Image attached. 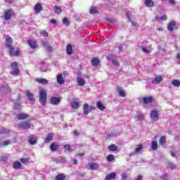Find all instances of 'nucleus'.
Instances as JSON below:
<instances>
[{
  "instance_id": "obj_1",
  "label": "nucleus",
  "mask_w": 180,
  "mask_h": 180,
  "mask_svg": "<svg viewBox=\"0 0 180 180\" xmlns=\"http://www.w3.org/2000/svg\"><path fill=\"white\" fill-rule=\"evenodd\" d=\"M39 102L42 106H46L47 103V93L43 89H39Z\"/></svg>"
},
{
  "instance_id": "obj_2",
  "label": "nucleus",
  "mask_w": 180,
  "mask_h": 180,
  "mask_svg": "<svg viewBox=\"0 0 180 180\" xmlns=\"http://www.w3.org/2000/svg\"><path fill=\"white\" fill-rule=\"evenodd\" d=\"M11 75H15V77H18L20 75V70H19V68L18 67V63L13 62L11 63Z\"/></svg>"
},
{
  "instance_id": "obj_3",
  "label": "nucleus",
  "mask_w": 180,
  "mask_h": 180,
  "mask_svg": "<svg viewBox=\"0 0 180 180\" xmlns=\"http://www.w3.org/2000/svg\"><path fill=\"white\" fill-rule=\"evenodd\" d=\"M91 110H95V107L89 105L87 103L84 104L83 105V113L84 115H89V112Z\"/></svg>"
},
{
  "instance_id": "obj_4",
  "label": "nucleus",
  "mask_w": 180,
  "mask_h": 180,
  "mask_svg": "<svg viewBox=\"0 0 180 180\" xmlns=\"http://www.w3.org/2000/svg\"><path fill=\"white\" fill-rule=\"evenodd\" d=\"M30 126H32V124L29 121H24V122L18 124V127L20 129H22L23 130L30 129Z\"/></svg>"
},
{
  "instance_id": "obj_5",
  "label": "nucleus",
  "mask_w": 180,
  "mask_h": 180,
  "mask_svg": "<svg viewBox=\"0 0 180 180\" xmlns=\"http://www.w3.org/2000/svg\"><path fill=\"white\" fill-rule=\"evenodd\" d=\"M20 50L19 48L13 47L9 48V54L14 57H18L19 56Z\"/></svg>"
},
{
  "instance_id": "obj_6",
  "label": "nucleus",
  "mask_w": 180,
  "mask_h": 180,
  "mask_svg": "<svg viewBox=\"0 0 180 180\" xmlns=\"http://www.w3.org/2000/svg\"><path fill=\"white\" fill-rule=\"evenodd\" d=\"M12 15H13L12 10H6L4 11V18L5 20H10L11 18H12Z\"/></svg>"
},
{
  "instance_id": "obj_7",
  "label": "nucleus",
  "mask_w": 180,
  "mask_h": 180,
  "mask_svg": "<svg viewBox=\"0 0 180 180\" xmlns=\"http://www.w3.org/2000/svg\"><path fill=\"white\" fill-rule=\"evenodd\" d=\"M115 58H116V56H115V55H108L107 56V60L112 61V64H114V65L119 66V61H117V60Z\"/></svg>"
},
{
  "instance_id": "obj_8",
  "label": "nucleus",
  "mask_w": 180,
  "mask_h": 180,
  "mask_svg": "<svg viewBox=\"0 0 180 180\" xmlns=\"http://www.w3.org/2000/svg\"><path fill=\"white\" fill-rule=\"evenodd\" d=\"M56 81L59 85H63L65 81L64 80V77L63 76V74L59 73L56 76Z\"/></svg>"
},
{
  "instance_id": "obj_9",
  "label": "nucleus",
  "mask_w": 180,
  "mask_h": 180,
  "mask_svg": "<svg viewBox=\"0 0 180 180\" xmlns=\"http://www.w3.org/2000/svg\"><path fill=\"white\" fill-rule=\"evenodd\" d=\"M150 116L154 122H157L159 119L158 112L155 110H153L150 112Z\"/></svg>"
},
{
  "instance_id": "obj_10",
  "label": "nucleus",
  "mask_w": 180,
  "mask_h": 180,
  "mask_svg": "<svg viewBox=\"0 0 180 180\" xmlns=\"http://www.w3.org/2000/svg\"><path fill=\"white\" fill-rule=\"evenodd\" d=\"M161 82H162V76H161V75L156 76L152 80V84H153V85H157L158 84H161Z\"/></svg>"
},
{
  "instance_id": "obj_11",
  "label": "nucleus",
  "mask_w": 180,
  "mask_h": 180,
  "mask_svg": "<svg viewBox=\"0 0 180 180\" xmlns=\"http://www.w3.org/2000/svg\"><path fill=\"white\" fill-rule=\"evenodd\" d=\"M34 13H40L41 12V10L43 9V5H41V3H37L34 6Z\"/></svg>"
},
{
  "instance_id": "obj_12",
  "label": "nucleus",
  "mask_w": 180,
  "mask_h": 180,
  "mask_svg": "<svg viewBox=\"0 0 180 180\" xmlns=\"http://www.w3.org/2000/svg\"><path fill=\"white\" fill-rule=\"evenodd\" d=\"M26 96H27L28 101H30V102H32V103H34V101H36V99L34 98V96L33 95V94H32L29 91H27Z\"/></svg>"
},
{
  "instance_id": "obj_13",
  "label": "nucleus",
  "mask_w": 180,
  "mask_h": 180,
  "mask_svg": "<svg viewBox=\"0 0 180 180\" xmlns=\"http://www.w3.org/2000/svg\"><path fill=\"white\" fill-rule=\"evenodd\" d=\"M50 102L52 105H54V106H57L60 102V98L58 97H52L51 98Z\"/></svg>"
},
{
  "instance_id": "obj_14",
  "label": "nucleus",
  "mask_w": 180,
  "mask_h": 180,
  "mask_svg": "<svg viewBox=\"0 0 180 180\" xmlns=\"http://www.w3.org/2000/svg\"><path fill=\"white\" fill-rule=\"evenodd\" d=\"M176 26L175 21H171L167 25V29L169 32H172V30L176 29Z\"/></svg>"
},
{
  "instance_id": "obj_15",
  "label": "nucleus",
  "mask_w": 180,
  "mask_h": 180,
  "mask_svg": "<svg viewBox=\"0 0 180 180\" xmlns=\"http://www.w3.org/2000/svg\"><path fill=\"white\" fill-rule=\"evenodd\" d=\"M43 45L48 53H51V51H53V46H51L49 42H44Z\"/></svg>"
},
{
  "instance_id": "obj_16",
  "label": "nucleus",
  "mask_w": 180,
  "mask_h": 180,
  "mask_svg": "<svg viewBox=\"0 0 180 180\" xmlns=\"http://www.w3.org/2000/svg\"><path fill=\"white\" fill-rule=\"evenodd\" d=\"M117 91L121 98H124V96H126V94L124 93V90H123L122 87H120L119 86H117Z\"/></svg>"
},
{
  "instance_id": "obj_17",
  "label": "nucleus",
  "mask_w": 180,
  "mask_h": 180,
  "mask_svg": "<svg viewBox=\"0 0 180 180\" xmlns=\"http://www.w3.org/2000/svg\"><path fill=\"white\" fill-rule=\"evenodd\" d=\"M77 84L78 85H79V86H84V85H85V79L81 77H78L77 78Z\"/></svg>"
},
{
  "instance_id": "obj_18",
  "label": "nucleus",
  "mask_w": 180,
  "mask_h": 180,
  "mask_svg": "<svg viewBox=\"0 0 180 180\" xmlns=\"http://www.w3.org/2000/svg\"><path fill=\"white\" fill-rule=\"evenodd\" d=\"M89 169L91 170L97 169L99 168V164L95 162L89 163Z\"/></svg>"
},
{
  "instance_id": "obj_19",
  "label": "nucleus",
  "mask_w": 180,
  "mask_h": 180,
  "mask_svg": "<svg viewBox=\"0 0 180 180\" xmlns=\"http://www.w3.org/2000/svg\"><path fill=\"white\" fill-rule=\"evenodd\" d=\"M12 43H13V41L11 37H8L6 39V46L8 49H11L12 47Z\"/></svg>"
},
{
  "instance_id": "obj_20",
  "label": "nucleus",
  "mask_w": 180,
  "mask_h": 180,
  "mask_svg": "<svg viewBox=\"0 0 180 180\" xmlns=\"http://www.w3.org/2000/svg\"><path fill=\"white\" fill-rule=\"evenodd\" d=\"M99 63H101V60L97 58H94L91 60V65L93 67H98V65H99Z\"/></svg>"
},
{
  "instance_id": "obj_21",
  "label": "nucleus",
  "mask_w": 180,
  "mask_h": 180,
  "mask_svg": "<svg viewBox=\"0 0 180 180\" xmlns=\"http://www.w3.org/2000/svg\"><path fill=\"white\" fill-rule=\"evenodd\" d=\"M17 117L19 120H23L25 119H27V117H29V115L25 113H20L17 115Z\"/></svg>"
},
{
  "instance_id": "obj_22",
  "label": "nucleus",
  "mask_w": 180,
  "mask_h": 180,
  "mask_svg": "<svg viewBox=\"0 0 180 180\" xmlns=\"http://www.w3.org/2000/svg\"><path fill=\"white\" fill-rule=\"evenodd\" d=\"M28 44L31 49H36L37 47V42L33 40H28Z\"/></svg>"
},
{
  "instance_id": "obj_23",
  "label": "nucleus",
  "mask_w": 180,
  "mask_h": 180,
  "mask_svg": "<svg viewBox=\"0 0 180 180\" xmlns=\"http://www.w3.org/2000/svg\"><path fill=\"white\" fill-rule=\"evenodd\" d=\"M115 178H116V173L112 172L105 176V180H112V179H115Z\"/></svg>"
},
{
  "instance_id": "obj_24",
  "label": "nucleus",
  "mask_w": 180,
  "mask_h": 180,
  "mask_svg": "<svg viewBox=\"0 0 180 180\" xmlns=\"http://www.w3.org/2000/svg\"><path fill=\"white\" fill-rule=\"evenodd\" d=\"M145 5L148 8H153L154 6V1L153 0H145Z\"/></svg>"
},
{
  "instance_id": "obj_25",
  "label": "nucleus",
  "mask_w": 180,
  "mask_h": 180,
  "mask_svg": "<svg viewBox=\"0 0 180 180\" xmlns=\"http://www.w3.org/2000/svg\"><path fill=\"white\" fill-rule=\"evenodd\" d=\"M151 148L152 150H153V151L157 150V149L158 148V142H157L156 141H153L151 143Z\"/></svg>"
},
{
  "instance_id": "obj_26",
  "label": "nucleus",
  "mask_w": 180,
  "mask_h": 180,
  "mask_svg": "<svg viewBox=\"0 0 180 180\" xmlns=\"http://www.w3.org/2000/svg\"><path fill=\"white\" fill-rule=\"evenodd\" d=\"M66 53L68 56H71L72 54V45L68 44L66 47Z\"/></svg>"
},
{
  "instance_id": "obj_27",
  "label": "nucleus",
  "mask_w": 180,
  "mask_h": 180,
  "mask_svg": "<svg viewBox=\"0 0 180 180\" xmlns=\"http://www.w3.org/2000/svg\"><path fill=\"white\" fill-rule=\"evenodd\" d=\"M89 13L91 15H96V13H98V8L91 6L89 10Z\"/></svg>"
},
{
  "instance_id": "obj_28",
  "label": "nucleus",
  "mask_w": 180,
  "mask_h": 180,
  "mask_svg": "<svg viewBox=\"0 0 180 180\" xmlns=\"http://www.w3.org/2000/svg\"><path fill=\"white\" fill-rule=\"evenodd\" d=\"M37 82L42 84L43 85H47V84H49V81L47 79L41 78L37 79Z\"/></svg>"
},
{
  "instance_id": "obj_29",
  "label": "nucleus",
  "mask_w": 180,
  "mask_h": 180,
  "mask_svg": "<svg viewBox=\"0 0 180 180\" xmlns=\"http://www.w3.org/2000/svg\"><path fill=\"white\" fill-rule=\"evenodd\" d=\"M172 85H173V86H175L176 88H179L180 87V81L178 79L172 80Z\"/></svg>"
},
{
  "instance_id": "obj_30",
  "label": "nucleus",
  "mask_w": 180,
  "mask_h": 180,
  "mask_svg": "<svg viewBox=\"0 0 180 180\" xmlns=\"http://www.w3.org/2000/svg\"><path fill=\"white\" fill-rule=\"evenodd\" d=\"M29 143L31 146H34L37 143V139L33 136H30L29 139Z\"/></svg>"
},
{
  "instance_id": "obj_31",
  "label": "nucleus",
  "mask_w": 180,
  "mask_h": 180,
  "mask_svg": "<svg viewBox=\"0 0 180 180\" xmlns=\"http://www.w3.org/2000/svg\"><path fill=\"white\" fill-rule=\"evenodd\" d=\"M79 108V102L75 101H74L72 102V109H75V110H77V109H78Z\"/></svg>"
},
{
  "instance_id": "obj_32",
  "label": "nucleus",
  "mask_w": 180,
  "mask_h": 180,
  "mask_svg": "<svg viewBox=\"0 0 180 180\" xmlns=\"http://www.w3.org/2000/svg\"><path fill=\"white\" fill-rule=\"evenodd\" d=\"M166 141H167V136H162L159 140V143L160 146H164Z\"/></svg>"
},
{
  "instance_id": "obj_33",
  "label": "nucleus",
  "mask_w": 180,
  "mask_h": 180,
  "mask_svg": "<svg viewBox=\"0 0 180 180\" xmlns=\"http://www.w3.org/2000/svg\"><path fill=\"white\" fill-rule=\"evenodd\" d=\"M53 9H54L55 13L60 14L63 12V9H61V7H59L58 6H54Z\"/></svg>"
},
{
  "instance_id": "obj_34",
  "label": "nucleus",
  "mask_w": 180,
  "mask_h": 180,
  "mask_svg": "<svg viewBox=\"0 0 180 180\" xmlns=\"http://www.w3.org/2000/svg\"><path fill=\"white\" fill-rule=\"evenodd\" d=\"M143 150V145H139L134 150V152L132 153V154H139L140 151Z\"/></svg>"
},
{
  "instance_id": "obj_35",
  "label": "nucleus",
  "mask_w": 180,
  "mask_h": 180,
  "mask_svg": "<svg viewBox=\"0 0 180 180\" xmlns=\"http://www.w3.org/2000/svg\"><path fill=\"white\" fill-rule=\"evenodd\" d=\"M144 103H151L153 102V98L151 97H145L143 98Z\"/></svg>"
},
{
  "instance_id": "obj_36",
  "label": "nucleus",
  "mask_w": 180,
  "mask_h": 180,
  "mask_svg": "<svg viewBox=\"0 0 180 180\" xmlns=\"http://www.w3.org/2000/svg\"><path fill=\"white\" fill-rule=\"evenodd\" d=\"M108 150L110 151H117V146L115 144H112L111 146H108Z\"/></svg>"
},
{
  "instance_id": "obj_37",
  "label": "nucleus",
  "mask_w": 180,
  "mask_h": 180,
  "mask_svg": "<svg viewBox=\"0 0 180 180\" xmlns=\"http://www.w3.org/2000/svg\"><path fill=\"white\" fill-rule=\"evenodd\" d=\"M20 167H22V163H20V162H15L13 164V168L15 169H19V168H20Z\"/></svg>"
},
{
  "instance_id": "obj_38",
  "label": "nucleus",
  "mask_w": 180,
  "mask_h": 180,
  "mask_svg": "<svg viewBox=\"0 0 180 180\" xmlns=\"http://www.w3.org/2000/svg\"><path fill=\"white\" fill-rule=\"evenodd\" d=\"M97 108L100 110H105V105H103V104H102V103H101L99 101L97 102Z\"/></svg>"
},
{
  "instance_id": "obj_39",
  "label": "nucleus",
  "mask_w": 180,
  "mask_h": 180,
  "mask_svg": "<svg viewBox=\"0 0 180 180\" xmlns=\"http://www.w3.org/2000/svg\"><path fill=\"white\" fill-rule=\"evenodd\" d=\"M51 140H53V135H51V134H49L45 139V143H50Z\"/></svg>"
},
{
  "instance_id": "obj_40",
  "label": "nucleus",
  "mask_w": 180,
  "mask_h": 180,
  "mask_svg": "<svg viewBox=\"0 0 180 180\" xmlns=\"http://www.w3.org/2000/svg\"><path fill=\"white\" fill-rule=\"evenodd\" d=\"M65 179V175L63 174H60L58 176H56V180H64Z\"/></svg>"
},
{
  "instance_id": "obj_41",
  "label": "nucleus",
  "mask_w": 180,
  "mask_h": 180,
  "mask_svg": "<svg viewBox=\"0 0 180 180\" xmlns=\"http://www.w3.org/2000/svg\"><path fill=\"white\" fill-rule=\"evenodd\" d=\"M57 148H58V145H57L56 143H52L51 145V151H56Z\"/></svg>"
},
{
  "instance_id": "obj_42",
  "label": "nucleus",
  "mask_w": 180,
  "mask_h": 180,
  "mask_svg": "<svg viewBox=\"0 0 180 180\" xmlns=\"http://www.w3.org/2000/svg\"><path fill=\"white\" fill-rule=\"evenodd\" d=\"M14 109H15L16 110H20V109H22V107L20 106V104L19 103H15Z\"/></svg>"
},
{
  "instance_id": "obj_43",
  "label": "nucleus",
  "mask_w": 180,
  "mask_h": 180,
  "mask_svg": "<svg viewBox=\"0 0 180 180\" xmlns=\"http://www.w3.org/2000/svg\"><path fill=\"white\" fill-rule=\"evenodd\" d=\"M9 144H11V141L8 140V141H3L1 143V146L2 147H5L6 146H9Z\"/></svg>"
},
{
  "instance_id": "obj_44",
  "label": "nucleus",
  "mask_w": 180,
  "mask_h": 180,
  "mask_svg": "<svg viewBox=\"0 0 180 180\" xmlns=\"http://www.w3.org/2000/svg\"><path fill=\"white\" fill-rule=\"evenodd\" d=\"M0 133L1 134H6L9 133V129H7L6 128H3V129H0Z\"/></svg>"
},
{
  "instance_id": "obj_45",
  "label": "nucleus",
  "mask_w": 180,
  "mask_h": 180,
  "mask_svg": "<svg viewBox=\"0 0 180 180\" xmlns=\"http://www.w3.org/2000/svg\"><path fill=\"white\" fill-rule=\"evenodd\" d=\"M142 51L145 53V54H150V50H148L146 46L142 47Z\"/></svg>"
},
{
  "instance_id": "obj_46",
  "label": "nucleus",
  "mask_w": 180,
  "mask_h": 180,
  "mask_svg": "<svg viewBox=\"0 0 180 180\" xmlns=\"http://www.w3.org/2000/svg\"><path fill=\"white\" fill-rule=\"evenodd\" d=\"M113 160H115V156L113 155H109L107 157V160L108 161V162L110 161H113Z\"/></svg>"
},
{
  "instance_id": "obj_47",
  "label": "nucleus",
  "mask_w": 180,
  "mask_h": 180,
  "mask_svg": "<svg viewBox=\"0 0 180 180\" xmlns=\"http://www.w3.org/2000/svg\"><path fill=\"white\" fill-rule=\"evenodd\" d=\"M161 179L162 180H169V177L168 176V174H165L162 176H161Z\"/></svg>"
},
{
  "instance_id": "obj_48",
  "label": "nucleus",
  "mask_w": 180,
  "mask_h": 180,
  "mask_svg": "<svg viewBox=\"0 0 180 180\" xmlns=\"http://www.w3.org/2000/svg\"><path fill=\"white\" fill-rule=\"evenodd\" d=\"M63 25H66V26H68V25H70V22L68 21V19H67V18H63Z\"/></svg>"
},
{
  "instance_id": "obj_49",
  "label": "nucleus",
  "mask_w": 180,
  "mask_h": 180,
  "mask_svg": "<svg viewBox=\"0 0 180 180\" xmlns=\"http://www.w3.org/2000/svg\"><path fill=\"white\" fill-rule=\"evenodd\" d=\"M40 34H41V36H44V37H49V33L46 31H41L40 32Z\"/></svg>"
},
{
  "instance_id": "obj_50",
  "label": "nucleus",
  "mask_w": 180,
  "mask_h": 180,
  "mask_svg": "<svg viewBox=\"0 0 180 180\" xmlns=\"http://www.w3.org/2000/svg\"><path fill=\"white\" fill-rule=\"evenodd\" d=\"M167 167H168V168H171V169H174L175 168V165L169 162V163H168Z\"/></svg>"
},
{
  "instance_id": "obj_51",
  "label": "nucleus",
  "mask_w": 180,
  "mask_h": 180,
  "mask_svg": "<svg viewBox=\"0 0 180 180\" xmlns=\"http://www.w3.org/2000/svg\"><path fill=\"white\" fill-rule=\"evenodd\" d=\"M117 46H118V49H119V50H120V52L123 51V46H124V44H119Z\"/></svg>"
},
{
  "instance_id": "obj_52",
  "label": "nucleus",
  "mask_w": 180,
  "mask_h": 180,
  "mask_svg": "<svg viewBox=\"0 0 180 180\" xmlns=\"http://www.w3.org/2000/svg\"><path fill=\"white\" fill-rule=\"evenodd\" d=\"M65 149L67 150L68 151H72V150H71V146L70 145L65 146Z\"/></svg>"
},
{
  "instance_id": "obj_53",
  "label": "nucleus",
  "mask_w": 180,
  "mask_h": 180,
  "mask_svg": "<svg viewBox=\"0 0 180 180\" xmlns=\"http://www.w3.org/2000/svg\"><path fill=\"white\" fill-rule=\"evenodd\" d=\"M144 119V115L141 114L138 116V120H143Z\"/></svg>"
},
{
  "instance_id": "obj_54",
  "label": "nucleus",
  "mask_w": 180,
  "mask_h": 180,
  "mask_svg": "<svg viewBox=\"0 0 180 180\" xmlns=\"http://www.w3.org/2000/svg\"><path fill=\"white\" fill-rule=\"evenodd\" d=\"M20 161H21L22 164H25V163L27 162V158H21Z\"/></svg>"
},
{
  "instance_id": "obj_55",
  "label": "nucleus",
  "mask_w": 180,
  "mask_h": 180,
  "mask_svg": "<svg viewBox=\"0 0 180 180\" xmlns=\"http://www.w3.org/2000/svg\"><path fill=\"white\" fill-rule=\"evenodd\" d=\"M160 19H161V20H167V15H162Z\"/></svg>"
},
{
  "instance_id": "obj_56",
  "label": "nucleus",
  "mask_w": 180,
  "mask_h": 180,
  "mask_svg": "<svg viewBox=\"0 0 180 180\" xmlns=\"http://www.w3.org/2000/svg\"><path fill=\"white\" fill-rule=\"evenodd\" d=\"M50 22L53 25H56V23H57V20H56V19H51Z\"/></svg>"
},
{
  "instance_id": "obj_57",
  "label": "nucleus",
  "mask_w": 180,
  "mask_h": 180,
  "mask_svg": "<svg viewBox=\"0 0 180 180\" xmlns=\"http://www.w3.org/2000/svg\"><path fill=\"white\" fill-rule=\"evenodd\" d=\"M122 179H126V178H127V175L126 174V173H123L122 174Z\"/></svg>"
},
{
  "instance_id": "obj_58",
  "label": "nucleus",
  "mask_w": 180,
  "mask_h": 180,
  "mask_svg": "<svg viewBox=\"0 0 180 180\" xmlns=\"http://www.w3.org/2000/svg\"><path fill=\"white\" fill-rule=\"evenodd\" d=\"M171 5H175V0H168Z\"/></svg>"
},
{
  "instance_id": "obj_59",
  "label": "nucleus",
  "mask_w": 180,
  "mask_h": 180,
  "mask_svg": "<svg viewBox=\"0 0 180 180\" xmlns=\"http://www.w3.org/2000/svg\"><path fill=\"white\" fill-rule=\"evenodd\" d=\"M41 71H43L44 72H46V71H47V68L42 67L41 68Z\"/></svg>"
},
{
  "instance_id": "obj_60",
  "label": "nucleus",
  "mask_w": 180,
  "mask_h": 180,
  "mask_svg": "<svg viewBox=\"0 0 180 180\" xmlns=\"http://www.w3.org/2000/svg\"><path fill=\"white\" fill-rule=\"evenodd\" d=\"M5 2H8V4H12V2H13V1H12V0H5Z\"/></svg>"
},
{
  "instance_id": "obj_61",
  "label": "nucleus",
  "mask_w": 180,
  "mask_h": 180,
  "mask_svg": "<svg viewBox=\"0 0 180 180\" xmlns=\"http://www.w3.org/2000/svg\"><path fill=\"white\" fill-rule=\"evenodd\" d=\"M77 163H78V160H73L74 165H76V164H77Z\"/></svg>"
},
{
  "instance_id": "obj_62",
  "label": "nucleus",
  "mask_w": 180,
  "mask_h": 180,
  "mask_svg": "<svg viewBox=\"0 0 180 180\" xmlns=\"http://www.w3.org/2000/svg\"><path fill=\"white\" fill-rule=\"evenodd\" d=\"M73 134H75V136H78L79 134L78 131H74Z\"/></svg>"
},
{
  "instance_id": "obj_63",
  "label": "nucleus",
  "mask_w": 180,
  "mask_h": 180,
  "mask_svg": "<svg viewBox=\"0 0 180 180\" xmlns=\"http://www.w3.org/2000/svg\"><path fill=\"white\" fill-rule=\"evenodd\" d=\"M63 127L64 129H67V127H68V125L67 124H64Z\"/></svg>"
},
{
  "instance_id": "obj_64",
  "label": "nucleus",
  "mask_w": 180,
  "mask_h": 180,
  "mask_svg": "<svg viewBox=\"0 0 180 180\" xmlns=\"http://www.w3.org/2000/svg\"><path fill=\"white\" fill-rule=\"evenodd\" d=\"M127 16L129 20H130V19H131L130 15H129V13H127Z\"/></svg>"
}]
</instances>
